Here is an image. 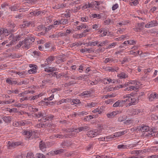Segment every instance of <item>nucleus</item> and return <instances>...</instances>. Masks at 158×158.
Returning <instances> with one entry per match:
<instances>
[{
    "label": "nucleus",
    "mask_w": 158,
    "mask_h": 158,
    "mask_svg": "<svg viewBox=\"0 0 158 158\" xmlns=\"http://www.w3.org/2000/svg\"><path fill=\"white\" fill-rule=\"evenodd\" d=\"M34 40L35 39L34 38H28L25 39L24 41L20 42L19 44L20 45V46L23 45L22 47L23 48L28 49L30 47L31 44Z\"/></svg>",
    "instance_id": "nucleus-1"
},
{
    "label": "nucleus",
    "mask_w": 158,
    "mask_h": 158,
    "mask_svg": "<svg viewBox=\"0 0 158 158\" xmlns=\"http://www.w3.org/2000/svg\"><path fill=\"white\" fill-rule=\"evenodd\" d=\"M101 131L99 128L89 131L87 132V135L89 137H94L100 134Z\"/></svg>",
    "instance_id": "nucleus-2"
},
{
    "label": "nucleus",
    "mask_w": 158,
    "mask_h": 158,
    "mask_svg": "<svg viewBox=\"0 0 158 158\" xmlns=\"http://www.w3.org/2000/svg\"><path fill=\"white\" fill-rule=\"evenodd\" d=\"M2 34L5 36H7L13 32L15 31V29L9 28H2Z\"/></svg>",
    "instance_id": "nucleus-3"
},
{
    "label": "nucleus",
    "mask_w": 158,
    "mask_h": 158,
    "mask_svg": "<svg viewBox=\"0 0 158 158\" xmlns=\"http://www.w3.org/2000/svg\"><path fill=\"white\" fill-rule=\"evenodd\" d=\"M89 129V126H85L83 127H78L77 129H76L73 131L75 132L78 133L81 131H86Z\"/></svg>",
    "instance_id": "nucleus-4"
},
{
    "label": "nucleus",
    "mask_w": 158,
    "mask_h": 158,
    "mask_svg": "<svg viewBox=\"0 0 158 158\" xmlns=\"http://www.w3.org/2000/svg\"><path fill=\"white\" fill-rule=\"evenodd\" d=\"M73 143L69 140H64L63 142L61 144V145L63 148H66L70 147L73 145Z\"/></svg>",
    "instance_id": "nucleus-5"
},
{
    "label": "nucleus",
    "mask_w": 158,
    "mask_h": 158,
    "mask_svg": "<svg viewBox=\"0 0 158 158\" xmlns=\"http://www.w3.org/2000/svg\"><path fill=\"white\" fill-rule=\"evenodd\" d=\"M158 25V23L156 20H153L148 23L145 26L146 28H150L155 26H157Z\"/></svg>",
    "instance_id": "nucleus-6"
},
{
    "label": "nucleus",
    "mask_w": 158,
    "mask_h": 158,
    "mask_svg": "<svg viewBox=\"0 0 158 158\" xmlns=\"http://www.w3.org/2000/svg\"><path fill=\"white\" fill-rule=\"evenodd\" d=\"M35 114V117L38 118H41V119H42L43 118H44L46 117V114L45 111H40Z\"/></svg>",
    "instance_id": "nucleus-7"
},
{
    "label": "nucleus",
    "mask_w": 158,
    "mask_h": 158,
    "mask_svg": "<svg viewBox=\"0 0 158 158\" xmlns=\"http://www.w3.org/2000/svg\"><path fill=\"white\" fill-rule=\"evenodd\" d=\"M9 39V40H11L10 42V44H14V43H16V42L18 40L17 38H16V36H14L13 34H11L10 35Z\"/></svg>",
    "instance_id": "nucleus-8"
},
{
    "label": "nucleus",
    "mask_w": 158,
    "mask_h": 158,
    "mask_svg": "<svg viewBox=\"0 0 158 158\" xmlns=\"http://www.w3.org/2000/svg\"><path fill=\"white\" fill-rule=\"evenodd\" d=\"M140 130L142 132H147L146 134V135L147 134H149V133H150V132H152V131H149V127H148L146 126H142L140 129Z\"/></svg>",
    "instance_id": "nucleus-9"
},
{
    "label": "nucleus",
    "mask_w": 158,
    "mask_h": 158,
    "mask_svg": "<svg viewBox=\"0 0 158 158\" xmlns=\"http://www.w3.org/2000/svg\"><path fill=\"white\" fill-rule=\"evenodd\" d=\"M21 132L23 135H26V137L27 138H30L32 135L33 134L32 131L24 130Z\"/></svg>",
    "instance_id": "nucleus-10"
},
{
    "label": "nucleus",
    "mask_w": 158,
    "mask_h": 158,
    "mask_svg": "<svg viewBox=\"0 0 158 158\" xmlns=\"http://www.w3.org/2000/svg\"><path fill=\"white\" fill-rule=\"evenodd\" d=\"M131 94L132 96H130V101L129 103V106L135 104L137 102L136 98L133 97L132 94Z\"/></svg>",
    "instance_id": "nucleus-11"
},
{
    "label": "nucleus",
    "mask_w": 158,
    "mask_h": 158,
    "mask_svg": "<svg viewBox=\"0 0 158 158\" xmlns=\"http://www.w3.org/2000/svg\"><path fill=\"white\" fill-rule=\"evenodd\" d=\"M158 98V94L156 93L151 94L149 97V99L150 101H152L154 99H156Z\"/></svg>",
    "instance_id": "nucleus-12"
},
{
    "label": "nucleus",
    "mask_w": 158,
    "mask_h": 158,
    "mask_svg": "<svg viewBox=\"0 0 158 158\" xmlns=\"http://www.w3.org/2000/svg\"><path fill=\"white\" fill-rule=\"evenodd\" d=\"M3 120L6 123H10L12 119L11 116H5L2 118Z\"/></svg>",
    "instance_id": "nucleus-13"
},
{
    "label": "nucleus",
    "mask_w": 158,
    "mask_h": 158,
    "mask_svg": "<svg viewBox=\"0 0 158 158\" xmlns=\"http://www.w3.org/2000/svg\"><path fill=\"white\" fill-rule=\"evenodd\" d=\"M121 133L120 132H116L114 133V135H110L108 136H107L106 137V139H111L112 138H114V137H118L120 136H121Z\"/></svg>",
    "instance_id": "nucleus-14"
},
{
    "label": "nucleus",
    "mask_w": 158,
    "mask_h": 158,
    "mask_svg": "<svg viewBox=\"0 0 158 158\" xmlns=\"http://www.w3.org/2000/svg\"><path fill=\"white\" fill-rule=\"evenodd\" d=\"M31 22H24L23 23L20 25V27L21 28H24L28 27L31 24Z\"/></svg>",
    "instance_id": "nucleus-15"
},
{
    "label": "nucleus",
    "mask_w": 158,
    "mask_h": 158,
    "mask_svg": "<svg viewBox=\"0 0 158 158\" xmlns=\"http://www.w3.org/2000/svg\"><path fill=\"white\" fill-rule=\"evenodd\" d=\"M130 96H132L131 94H128L123 96V100L124 101L125 103H128L130 101Z\"/></svg>",
    "instance_id": "nucleus-16"
},
{
    "label": "nucleus",
    "mask_w": 158,
    "mask_h": 158,
    "mask_svg": "<svg viewBox=\"0 0 158 158\" xmlns=\"http://www.w3.org/2000/svg\"><path fill=\"white\" fill-rule=\"evenodd\" d=\"M103 81L105 84H107L108 83L109 84L110 83H114V80H112L110 78H105L103 79Z\"/></svg>",
    "instance_id": "nucleus-17"
},
{
    "label": "nucleus",
    "mask_w": 158,
    "mask_h": 158,
    "mask_svg": "<svg viewBox=\"0 0 158 158\" xmlns=\"http://www.w3.org/2000/svg\"><path fill=\"white\" fill-rule=\"evenodd\" d=\"M54 116L52 115H46V117L44 118H43L42 119H41V120L44 122H45L46 121L48 120L49 119H51L53 118Z\"/></svg>",
    "instance_id": "nucleus-18"
},
{
    "label": "nucleus",
    "mask_w": 158,
    "mask_h": 158,
    "mask_svg": "<svg viewBox=\"0 0 158 158\" xmlns=\"http://www.w3.org/2000/svg\"><path fill=\"white\" fill-rule=\"evenodd\" d=\"M98 103H96L95 102H92L91 103H87L85 105V107H89V108H92L94 107L95 106L97 105Z\"/></svg>",
    "instance_id": "nucleus-19"
},
{
    "label": "nucleus",
    "mask_w": 158,
    "mask_h": 158,
    "mask_svg": "<svg viewBox=\"0 0 158 158\" xmlns=\"http://www.w3.org/2000/svg\"><path fill=\"white\" fill-rule=\"evenodd\" d=\"M110 23L113 24L114 23V21L110 19H107L105 20L104 22V24L105 25H109Z\"/></svg>",
    "instance_id": "nucleus-20"
},
{
    "label": "nucleus",
    "mask_w": 158,
    "mask_h": 158,
    "mask_svg": "<svg viewBox=\"0 0 158 158\" xmlns=\"http://www.w3.org/2000/svg\"><path fill=\"white\" fill-rule=\"evenodd\" d=\"M39 147L40 149L44 151H45V148H46V145L44 142L41 141L39 144Z\"/></svg>",
    "instance_id": "nucleus-21"
},
{
    "label": "nucleus",
    "mask_w": 158,
    "mask_h": 158,
    "mask_svg": "<svg viewBox=\"0 0 158 158\" xmlns=\"http://www.w3.org/2000/svg\"><path fill=\"white\" fill-rule=\"evenodd\" d=\"M17 74H18L19 75V77L20 78H24L26 74V72L25 71H23L22 72H18V73H17Z\"/></svg>",
    "instance_id": "nucleus-22"
},
{
    "label": "nucleus",
    "mask_w": 158,
    "mask_h": 158,
    "mask_svg": "<svg viewBox=\"0 0 158 158\" xmlns=\"http://www.w3.org/2000/svg\"><path fill=\"white\" fill-rule=\"evenodd\" d=\"M54 60V57L53 56H49L48 58L46 59L45 62L49 64L52 61Z\"/></svg>",
    "instance_id": "nucleus-23"
},
{
    "label": "nucleus",
    "mask_w": 158,
    "mask_h": 158,
    "mask_svg": "<svg viewBox=\"0 0 158 158\" xmlns=\"http://www.w3.org/2000/svg\"><path fill=\"white\" fill-rule=\"evenodd\" d=\"M93 5L89 3H86L82 7V9L84 10L88 8L93 7Z\"/></svg>",
    "instance_id": "nucleus-24"
},
{
    "label": "nucleus",
    "mask_w": 158,
    "mask_h": 158,
    "mask_svg": "<svg viewBox=\"0 0 158 158\" xmlns=\"http://www.w3.org/2000/svg\"><path fill=\"white\" fill-rule=\"evenodd\" d=\"M132 114L134 115L141 114L142 112L139 109H134L133 110Z\"/></svg>",
    "instance_id": "nucleus-25"
},
{
    "label": "nucleus",
    "mask_w": 158,
    "mask_h": 158,
    "mask_svg": "<svg viewBox=\"0 0 158 158\" xmlns=\"http://www.w3.org/2000/svg\"><path fill=\"white\" fill-rule=\"evenodd\" d=\"M94 115H90L86 116L85 117L84 120L85 121H88L95 117Z\"/></svg>",
    "instance_id": "nucleus-26"
},
{
    "label": "nucleus",
    "mask_w": 158,
    "mask_h": 158,
    "mask_svg": "<svg viewBox=\"0 0 158 158\" xmlns=\"http://www.w3.org/2000/svg\"><path fill=\"white\" fill-rule=\"evenodd\" d=\"M8 27H10L9 28L13 29L16 26V25L14 24L13 22L9 21L7 24Z\"/></svg>",
    "instance_id": "nucleus-27"
},
{
    "label": "nucleus",
    "mask_w": 158,
    "mask_h": 158,
    "mask_svg": "<svg viewBox=\"0 0 158 158\" xmlns=\"http://www.w3.org/2000/svg\"><path fill=\"white\" fill-rule=\"evenodd\" d=\"M117 76L121 78H125L127 77V75L123 72H122L121 73L118 74Z\"/></svg>",
    "instance_id": "nucleus-28"
},
{
    "label": "nucleus",
    "mask_w": 158,
    "mask_h": 158,
    "mask_svg": "<svg viewBox=\"0 0 158 158\" xmlns=\"http://www.w3.org/2000/svg\"><path fill=\"white\" fill-rule=\"evenodd\" d=\"M7 146L9 148L11 149V148L15 147V144L14 143H13L10 141H8Z\"/></svg>",
    "instance_id": "nucleus-29"
},
{
    "label": "nucleus",
    "mask_w": 158,
    "mask_h": 158,
    "mask_svg": "<svg viewBox=\"0 0 158 158\" xmlns=\"http://www.w3.org/2000/svg\"><path fill=\"white\" fill-rule=\"evenodd\" d=\"M117 114V112L116 111H113L112 112L110 113L107 114L106 115L108 118H110L112 117H114Z\"/></svg>",
    "instance_id": "nucleus-30"
},
{
    "label": "nucleus",
    "mask_w": 158,
    "mask_h": 158,
    "mask_svg": "<svg viewBox=\"0 0 158 158\" xmlns=\"http://www.w3.org/2000/svg\"><path fill=\"white\" fill-rule=\"evenodd\" d=\"M37 125H38V124ZM39 126L40 127H41L44 128L47 127H50L51 125L48 123H40L39 124Z\"/></svg>",
    "instance_id": "nucleus-31"
},
{
    "label": "nucleus",
    "mask_w": 158,
    "mask_h": 158,
    "mask_svg": "<svg viewBox=\"0 0 158 158\" xmlns=\"http://www.w3.org/2000/svg\"><path fill=\"white\" fill-rule=\"evenodd\" d=\"M92 50L91 48H82L80 50V52H81L82 53H84L85 52H88L89 53L91 52H92Z\"/></svg>",
    "instance_id": "nucleus-32"
},
{
    "label": "nucleus",
    "mask_w": 158,
    "mask_h": 158,
    "mask_svg": "<svg viewBox=\"0 0 158 158\" xmlns=\"http://www.w3.org/2000/svg\"><path fill=\"white\" fill-rule=\"evenodd\" d=\"M33 14L35 16H38L39 15H42L43 14V12H42V11L37 10L36 11H34L33 12Z\"/></svg>",
    "instance_id": "nucleus-33"
},
{
    "label": "nucleus",
    "mask_w": 158,
    "mask_h": 158,
    "mask_svg": "<svg viewBox=\"0 0 158 158\" xmlns=\"http://www.w3.org/2000/svg\"><path fill=\"white\" fill-rule=\"evenodd\" d=\"M128 147V146L126 145L120 144L118 146L117 148L119 149H127Z\"/></svg>",
    "instance_id": "nucleus-34"
},
{
    "label": "nucleus",
    "mask_w": 158,
    "mask_h": 158,
    "mask_svg": "<svg viewBox=\"0 0 158 158\" xmlns=\"http://www.w3.org/2000/svg\"><path fill=\"white\" fill-rule=\"evenodd\" d=\"M37 30L40 31L45 30V31H47V28L42 25H39L37 27Z\"/></svg>",
    "instance_id": "nucleus-35"
},
{
    "label": "nucleus",
    "mask_w": 158,
    "mask_h": 158,
    "mask_svg": "<svg viewBox=\"0 0 158 158\" xmlns=\"http://www.w3.org/2000/svg\"><path fill=\"white\" fill-rule=\"evenodd\" d=\"M151 133H149V134H147L146 135L148 136H150L151 135V136H153L154 135L155 136H156L158 137V131L156 132H150Z\"/></svg>",
    "instance_id": "nucleus-36"
},
{
    "label": "nucleus",
    "mask_w": 158,
    "mask_h": 158,
    "mask_svg": "<svg viewBox=\"0 0 158 158\" xmlns=\"http://www.w3.org/2000/svg\"><path fill=\"white\" fill-rule=\"evenodd\" d=\"M131 1L132 2H130V5L131 6H133V5L136 6L139 3V2L137 0H131Z\"/></svg>",
    "instance_id": "nucleus-37"
},
{
    "label": "nucleus",
    "mask_w": 158,
    "mask_h": 158,
    "mask_svg": "<svg viewBox=\"0 0 158 158\" xmlns=\"http://www.w3.org/2000/svg\"><path fill=\"white\" fill-rule=\"evenodd\" d=\"M127 118V116H121L118 118V120L119 122H121L125 120Z\"/></svg>",
    "instance_id": "nucleus-38"
},
{
    "label": "nucleus",
    "mask_w": 158,
    "mask_h": 158,
    "mask_svg": "<svg viewBox=\"0 0 158 158\" xmlns=\"http://www.w3.org/2000/svg\"><path fill=\"white\" fill-rule=\"evenodd\" d=\"M66 6V4H58L57 5V9H62Z\"/></svg>",
    "instance_id": "nucleus-39"
},
{
    "label": "nucleus",
    "mask_w": 158,
    "mask_h": 158,
    "mask_svg": "<svg viewBox=\"0 0 158 158\" xmlns=\"http://www.w3.org/2000/svg\"><path fill=\"white\" fill-rule=\"evenodd\" d=\"M15 102L14 100H13L12 101H11V100H10L6 101H3V102H1L0 103L2 104H8L11 103L12 102Z\"/></svg>",
    "instance_id": "nucleus-40"
},
{
    "label": "nucleus",
    "mask_w": 158,
    "mask_h": 158,
    "mask_svg": "<svg viewBox=\"0 0 158 158\" xmlns=\"http://www.w3.org/2000/svg\"><path fill=\"white\" fill-rule=\"evenodd\" d=\"M99 42L98 41H94L93 42H92L88 44V45H89L90 46H95L97 44H99Z\"/></svg>",
    "instance_id": "nucleus-41"
},
{
    "label": "nucleus",
    "mask_w": 158,
    "mask_h": 158,
    "mask_svg": "<svg viewBox=\"0 0 158 158\" xmlns=\"http://www.w3.org/2000/svg\"><path fill=\"white\" fill-rule=\"evenodd\" d=\"M91 17L92 19H94L95 18H98V19L100 18H101V16L99 14H91Z\"/></svg>",
    "instance_id": "nucleus-42"
},
{
    "label": "nucleus",
    "mask_w": 158,
    "mask_h": 158,
    "mask_svg": "<svg viewBox=\"0 0 158 158\" xmlns=\"http://www.w3.org/2000/svg\"><path fill=\"white\" fill-rule=\"evenodd\" d=\"M19 90L17 89L9 90L7 91V93L8 94H10L12 93H15V94H18L19 93Z\"/></svg>",
    "instance_id": "nucleus-43"
},
{
    "label": "nucleus",
    "mask_w": 158,
    "mask_h": 158,
    "mask_svg": "<svg viewBox=\"0 0 158 158\" xmlns=\"http://www.w3.org/2000/svg\"><path fill=\"white\" fill-rule=\"evenodd\" d=\"M133 123V121L131 119H128L124 123L126 125H129L130 124H132Z\"/></svg>",
    "instance_id": "nucleus-44"
},
{
    "label": "nucleus",
    "mask_w": 158,
    "mask_h": 158,
    "mask_svg": "<svg viewBox=\"0 0 158 158\" xmlns=\"http://www.w3.org/2000/svg\"><path fill=\"white\" fill-rule=\"evenodd\" d=\"M19 8V6L16 5H14L10 7V9L11 11H15L18 10Z\"/></svg>",
    "instance_id": "nucleus-45"
},
{
    "label": "nucleus",
    "mask_w": 158,
    "mask_h": 158,
    "mask_svg": "<svg viewBox=\"0 0 158 158\" xmlns=\"http://www.w3.org/2000/svg\"><path fill=\"white\" fill-rule=\"evenodd\" d=\"M48 68L50 73L56 71L57 70V69L55 67L48 66Z\"/></svg>",
    "instance_id": "nucleus-46"
},
{
    "label": "nucleus",
    "mask_w": 158,
    "mask_h": 158,
    "mask_svg": "<svg viewBox=\"0 0 158 158\" xmlns=\"http://www.w3.org/2000/svg\"><path fill=\"white\" fill-rule=\"evenodd\" d=\"M68 75V72L67 71L66 72V73H61L60 74H59V75L60 76H60H63L64 77H67L69 78V76Z\"/></svg>",
    "instance_id": "nucleus-47"
},
{
    "label": "nucleus",
    "mask_w": 158,
    "mask_h": 158,
    "mask_svg": "<svg viewBox=\"0 0 158 158\" xmlns=\"http://www.w3.org/2000/svg\"><path fill=\"white\" fill-rule=\"evenodd\" d=\"M64 150L63 149H60L59 150H56L55 151H54V153L55 154H58L61 153L63 152Z\"/></svg>",
    "instance_id": "nucleus-48"
},
{
    "label": "nucleus",
    "mask_w": 158,
    "mask_h": 158,
    "mask_svg": "<svg viewBox=\"0 0 158 158\" xmlns=\"http://www.w3.org/2000/svg\"><path fill=\"white\" fill-rule=\"evenodd\" d=\"M26 158H35L33 153L29 152L27 153Z\"/></svg>",
    "instance_id": "nucleus-49"
},
{
    "label": "nucleus",
    "mask_w": 158,
    "mask_h": 158,
    "mask_svg": "<svg viewBox=\"0 0 158 158\" xmlns=\"http://www.w3.org/2000/svg\"><path fill=\"white\" fill-rule=\"evenodd\" d=\"M58 138L60 139H64L68 137V136L67 135L58 134Z\"/></svg>",
    "instance_id": "nucleus-50"
},
{
    "label": "nucleus",
    "mask_w": 158,
    "mask_h": 158,
    "mask_svg": "<svg viewBox=\"0 0 158 158\" xmlns=\"http://www.w3.org/2000/svg\"><path fill=\"white\" fill-rule=\"evenodd\" d=\"M129 22L128 20L127 21H123L121 22L118 23V24L119 25H127L128 23H129Z\"/></svg>",
    "instance_id": "nucleus-51"
},
{
    "label": "nucleus",
    "mask_w": 158,
    "mask_h": 158,
    "mask_svg": "<svg viewBox=\"0 0 158 158\" xmlns=\"http://www.w3.org/2000/svg\"><path fill=\"white\" fill-rule=\"evenodd\" d=\"M42 96V95L41 94H40L38 95H36L35 96H33L32 97H31V98L30 99L31 100H35L36 99L38 98L39 97H41Z\"/></svg>",
    "instance_id": "nucleus-52"
},
{
    "label": "nucleus",
    "mask_w": 158,
    "mask_h": 158,
    "mask_svg": "<svg viewBox=\"0 0 158 158\" xmlns=\"http://www.w3.org/2000/svg\"><path fill=\"white\" fill-rule=\"evenodd\" d=\"M80 102V101L79 99H75L73 100L72 102L71 103V104L73 105L74 104H77L79 103Z\"/></svg>",
    "instance_id": "nucleus-53"
},
{
    "label": "nucleus",
    "mask_w": 158,
    "mask_h": 158,
    "mask_svg": "<svg viewBox=\"0 0 158 158\" xmlns=\"http://www.w3.org/2000/svg\"><path fill=\"white\" fill-rule=\"evenodd\" d=\"M17 123L18 124V125L19 126H23L26 124L25 121H21L18 122Z\"/></svg>",
    "instance_id": "nucleus-54"
},
{
    "label": "nucleus",
    "mask_w": 158,
    "mask_h": 158,
    "mask_svg": "<svg viewBox=\"0 0 158 158\" xmlns=\"http://www.w3.org/2000/svg\"><path fill=\"white\" fill-rule=\"evenodd\" d=\"M90 91H85L82 93L81 94V95L82 96L88 95H90Z\"/></svg>",
    "instance_id": "nucleus-55"
},
{
    "label": "nucleus",
    "mask_w": 158,
    "mask_h": 158,
    "mask_svg": "<svg viewBox=\"0 0 158 158\" xmlns=\"http://www.w3.org/2000/svg\"><path fill=\"white\" fill-rule=\"evenodd\" d=\"M58 37L61 36H64L67 35V34L62 32H60L57 33Z\"/></svg>",
    "instance_id": "nucleus-56"
},
{
    "label": "nucleus",
    "mask_w": 158,
    "mask_h": 158,
    "mask_svg": "<svg viewBox=\"0 0 158 158\" xmlns=\"http://www.w3.org/2000/svg\"><path fill=\"white\" fill-rule=\"evenodd\" d=\"M31 108L32 111L33 112H37L38 111V109L37 108L35 107L34 106L32 107L31 106H29V109Z\"/></svg>",
    "instance_id": "nucleus-57"
},
{
    "label": "nucleus",
    "mask_w": 158,
    "mask_h": 158,
    "mask_svg": "<svg viewBox=\"0 0 158 158\" xmlns=\"http://www.w3.org/2000/svg\"><path fill=\"white\" fill-rule=\"evenodd\" d=\"M54 95L53 94H52L51 95V96L50 97L47 98H44V100L45 101L46 100H48V101H51L54 98Z\"/></svg>",
    "instance_id": "nucleus-58"
},
{
    "label": "nucleus",
    "mask_w": 158,
    "mask_h": 158,
    "mask_svg": "<svg viewBox=\"0 0 158 158\" xmlns=\"http://www.w3.org/2000/svg\"><path fill=\"white\" fill-rule=\"evenodd\" d=\"M68 23V20L67 19H61V24L65 25Z\"/></svg>",
    "instance_id": "nucleus-59"
},
{
    "label": "nucleus",
    "mask_w": 158,
    "mask_h": 158,
    "mask_svg": "<svg viewBox=\"0 0 158 158\" xmlns=\"http://www.w3.org/2000/svg\"><path fill=\"white\" fill-rule=\"evenodd\" d=\"M59 123L62 124H68L69 123V122L68 121L64 120L62 121H59Z\"/></svg>",
    "instance_id": "nucleus-60"
},
{
    "label": "nucleus",
    "mask_w": 158,
    "mask_h": 158,
    "mask_svg": "<svg viewBox=\"0 0 158 158\" xmlns=\"http://www.w3.org/2000/svg\"><path fill=\"white\" fill-rule=\"evenodd\" d=\"M148 54V52H145L143 53V52H141V53L140 54V56L141 57L144 58Z\"/></svg>",
    "instance_id": "nucleus-61"
},
{
    "label": "nucleus",
    "mask_w": 158,
    "mask_h": 158,
    "mask_svg": "<svg viewBox=\"0 0 158 158\" xmlns=\"http://www.w3.org/2000/svg\"><path fill=\"white\" fill-rule=\"evenodd\" d=\"M37 158H45V156L42 154L38 153L36 154Z\"/></svg>",
    "instance_id": "nucleus-62"
},
{
    "label": "nucleus",
    "mask_w": 158,
    "mask_h": 158,
    "mask_svg": "<svg viewBox=\"0 0 158 158\" xmlns=\"http://www.w3.org/2000/svg\"><path fill=\"white\" fill-rule=\"evenodd\" d=\"M61 24V20L56 21L54 23V25H60Z\"/></svg>",
    "instance_id": "nucleus-63"
},
{
    "label": "nucleus",
    "mask_w": 158,
    "mask_h": 158,
    "mask_svg": "<svg viewBox=\"0 0 158 158\" xmlns=\"http://www.w3.org/2000/svg\"><path fill=\"white\" fill-rule=\"evenodd\" d=\"M151 118L153 120H157L158 119V116L155 114H153L152 115Z\"/></svg>",
    "instance_id": "nucleus-64"
}]
</instances>
